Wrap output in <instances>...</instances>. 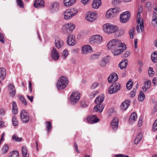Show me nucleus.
Segmentation results:
<instances>
[{
    "label": "nucleus",
    "instance_id": "f257e3e1",
    "mask_svg": "<svg viewBox=\"0 0 157 157\" xmlns=\"http://www.w3.org/2000/svg\"><path fill=\"white\" fill-rule=\"evenodd\" d=\"M107 46L114 56L120 55L126 49V46L125 44L121 43L118 40L116 39L109 41Z\"/></svg>",
    "mask_w": 157,
    "mask_h": 157
},
{
    "label": "nucleus",
    "instance_id": "f03ea898",
    "mask_svg": "<svg viewBox=\"0 0 157 157\" xmlns=\"http://www.w3.org/2000/svg\"><path fill=\"white\" fill-rule=\"evenodd\" d=\"M68 82V80L66 77L64 76H61L56 84L57 89L59 90L65 89L67 85Z\"/></svg>",
    "mask_w": 157,
    "mask_h": 157
},
{
    "label": "nucleus",
    "instance_id": "7ed1b4c3",
    "mask_svg": "<svg viewBox=\"0 0 157 157\" xmlns=\"http://www.w3.org/2000/svg\"><path fill=\"white\" fill-rule=\"evenodd\" d=\"M103 28L104 32L108 34L115 33L118 28L116 25L108 23L104 24Z\"/></svg>",
    "mask_w": 157,
    "mask_h": 157
},
{
    "label": "nucleus",
    "instance_id": "20e7f679",
    "mask_svg": "<svg viewBox=\"0 0 157 157\" xmlns=\"http://www.w3.org/2000/svg\"><path fill=\"white\" fill-rule=\"evenodd\" d=\"M78 12V11L75 8L65 10L63 13L64 18L65 19L68 20L75 16Z\"/></svg>",
    "mask_w": 157,
    "mask_h": 157
},
{
    "label": "nucleus",
    "instance_id": "39448f33",
    "mask_svg": "<svg viewBox=\"0 0 157 157\" xmlns=\"http://www.w3.org/2000/svg\"><path fill=\"white\" fill-rule=\"evenodd\" d=\"M102 37L98 35H93L90 37L89 42L91 44H99L102 41Z\"/></svg>",
    "mask_w": 157,
    "mask_h": 157
},
{
    "label": "nucleus",
    "instance_id": "423d86ee",
    "mask_svg": "<svg viewBox=\"0 0 157 157\" xmlns=\"http://www.w3.org/2000/svg\"><path fill=\"white\" fill-rule=\"evenodd\" d=\"M80 95L76 91L73 92L70 97V101L71 104H75L78 102L79 99Z\"/></svg>",
    "mask_w": 157,
    "mask_h": 157
},
{
    "label": "nucleus",
    "instance_id": "0eeeda50",
    "mask_svg": "<svg viewBox=\"0 0 157 157\" xmlns=\"http://www.w3.org/2000/svg\"><path fill=\"white\" fill-rule=\"evenodd\" d=\"M121 88L120 85L116 83L111 85L108 89V92L110 94H113L118 91Z\"/></svg>",
    "mask_w": 157,
    "mask_h": 157
},
{
    "label": "nucleus",
    "instance_id": "6e6552de",
    "mask_svg": "<svg viewBox=\"0 0 157 157\" xmlns=\"http://www.w3.org/2000/svg\"><path fill=\"white\" fill-rule=\"evenodd\" d=\"M130 17V13L129 11L124 12L120 16V21L122 23H125L127 22Z\"/></svg>",
    "mask_w": 157,
    "mask_h": 157
},
{
    "label": "nucleus",
    "instance_id": "1a4fd4ad",
    "mask_svg": "<svg viewBox=\"0 0 157 157\" xmlns=\"http://www.w3.org/2000/svg\"><path fill=\"white\" fill-rule=\"evenodd\" d=\"M98 14L95 12H89L87 13L86 19L90 22H94L97 18Z\"/></svg>",
    "mask_w": 157,
    "mask_h": 157
},
{
    "label": "nucleus",
    "instance_id": "9d476101",
    "mask_svg": "<svg viewBox=\"0 0 157 157\" xmlns=\"http://www.w3.org/2000/svg\"><path fill=\"white\" fill-rule=\"evenodd\" d=\"M20 117L21 120L24 123L28 122L29 119V114L25 110H23L20 113Z\"/></svg>",
    "mask_w": 157,
    "mask_h": 157
},
{
    "label": "nucleus",
    "instance_id": "9b49d317",
    "mask_svg": "<svg viewBox=\"0 0 157 157\" xmlns=\"http://www.w3.org/2000/svg\"><path fill=\"white\" fill-rule=\"evenodd\" d=\"M75 28V25L72 23L67 24L64 26L63 29L64 30V32L69 33L73 30Z\"/></svg>",
    "mask_w": 157,
    "mask_h": 157
},
{
    "label": "nucleus",
    "instance_id": "f8f14e48",
    "mask_svg": "<svg viewBox=\"0 0 157 157\" xmlns=\"http://www.w3.org/2000/svg\"><path fill=\"white\" fill-rule=\"evenodd\" d=\"M92 52L91 47L89 45H86L82 47V54H88Z\"/></svg>",
    "mask_w": 157,
    "mask_h": 157
},
{
    "label": "nucleus",
    "instance_id": "ddd939ff",
    "mask_svg": "<svg viewBox=\"0 0 157 157\" xmlns=\"http://www.w3.org/2000/svg\"><path fill=\"white\" fill-rule=\"evenodd\" d=\"M67 44L70 46H73L76 44L74 36L71 34H69L68 36L67 39Z\"/></svg>",
    "mask_w": 157,
    "mask_h": 157
},
{
    "label": "nucleus",
    "instance_id": "4468645a",
    "mask_svg": "<svg viewBox=\"0 0 157 157\" xmlns=\"http://www.w3.org/2000/svg\"><path fill=\"white\" fill-rule=\"evenodd\" d=\"M110 126L113 130H116L118 128V119L116 117L113 118L111 123Z\"/></svg>",
    "mask_w": 157,
    "mask_h": 157
},
{
    "label": "nucleus",
    "instance_id": "2eb2a0df",
    "mask_svg": "<svg viewBox=\"0 0 157 157\" xmlns=\"http://www.w3.org/2000/svg\"><path fill=\"white\" fill-rule=\"evenodd\" d=\"M118 76L117 74L115 73H112L108 77V80L109 83L115 82L117 81Z\"/></svg>",
    "mask_w": 157,
    "mask_h": 157
},
{
    "label": "nucleus",
    "instance_id": "dca6fc26",
    "mask_svg": "<svg viewBox=\"0 0 157 157\" xmlns=\"http://www.w3.org/2000/svg\"><path fill=\"white\" fill-rule=\"evenodd\" d=\"M87 119L88 122L90 124L96 123L99 121V119L97 118L95 115L89 116L87 117Z\"/></svg>",
    "mask_w": 157,
    "mask_h": 157
},
{
    "label": "nucleus",
    "instance_id": "f3484780",
    "mask_svg": "<svg viewBox=\"0 0 157 157\" xmlns=\"http://www.w3.org/2000/svg\"><path fill=\"white\" fill-rule=\"evenodd\" d=\"M51 58L54 60H57L59 57V55L57 52V50L54 48H53L51 52Z\"/></svg>",
    "mask_w": 157,
    "mask_h": 157
},
{
    "label": "nucleus",
    "instance_id": "a211bd4d",
    "mask_svg": "<svg viewBox=\"0 0 157 157\" xmlns=\"http://www.w3.org/2000/svg\"><path fill=\"white\" fill-rule=\"evenodd\" d=\"M138 25L136 26V30L138 33L140 31V28L141 31H142L144 29L143 21L142 18H139L137 20Z\"/></svg>",
    "mask_w": 157,
    "mask_h": 157
},
{
    "label": "nucleus",
    "instance_id": "6ab92c4d",
    "mask_svg": "<svg viewBox=\"0 0 157 157\" xmlns=\"http://www.w3.org/2000/svg\"><path fill=\"white\" fill-rule=\"evenodd\" d=\"M97 105L94 108V110L95 112H101L104 107V105L102 103H96Z\"/></svg>",
    "mask_w": 157,
    "mask_h": 157
},
{
    "label": "nucleus",
    "instance_id": "aec40b11",
    "mask_svg": "<svg viewBox=\"0 0 157 157\" xmlns=\"http://www.w3.org/2000/svg\"><path fill=\"white\" fill-rule=\"evenodd\" d=\"M8 87L10 94L12 97L14 96L15 94L16 90L13 85L10 84L8 85Z\"/></svg>",
    "mask_w": 157,
    "mask_h": 157
},
{
    "label": "nucleus",
    "instance_id": "412c9836",
    "mask_svg": "<svg viewBox=\"0 0 157 157\" xmlns=\"http://www.w3.org/2000/svg\"><path fill=\"white\" fill-rule=\"evenodd\" d=\"M109 57L108 56L104 57L100 62V65L103 67H105L106 64L109 63Z\"/></svg>",
    "mask_w": 157,
    "mask_h": 157
},
{
    "label": "nucleus",
    "instance_id": "4be33fe9",
    "mask_svg": "<svg viewBox=\"0 0 157 157\" xmlns=\"http://www.w3.org/2000/svg\"><path fill=\"white\" fill-rule=\"evenodd\" d=\"M130 101L129 99L125 100L122 103L121 106V109L123 110H125L130 104Z\"/></svg>",
    "mask_w": 157,
    "mask_h": 157
},
{
    "label": "nucleus",
    "instance_id": "5701e85b",
    "mask_svg": "<svg viewBox=\"0 0 157 157\" xmlns=\"http://www.w3.org/2000/svg\"><path fill=\"white\" fill-rule=\"evenodd\" d=\"M44 6V2L43 0H35L34 4V6L36 8L43 7Z\"/></svg>",
    "mask_w": 157,
    "mask_h": 157
},
{
    "label": "nucleus",
    "instance_id": "b1692460",
    "mask_svg": "<svg viewBox=\"0 0 157 157\" xmlns=\"http://www.w3.org/2000/svg\"><path fill=\"white\" fill-rule=\"evenodd\" d=\"M76 0H64L63 4L64 6L68 7L73 5L76 2Z\"/></svg>",
    "mask_w": 157,
    "mask_h": 157
},
{
    "label": "nucleus",
    "instance_id": "393cba45",
    "mask_svg": "<svg viewBox=\"0 0 157 157\" xmlns=\"http://www.w3.org/2000/svg\"><path fill=\"white\" fill-rule=\"evenodd\" d=\"M55 44L56 48L58 49H59L63 46V41L59 39H56Z\"/></svg>",
    "mask_w": 157,
    "mask_h": 157
},
{
    "label": "nucleus",
    "instance_id": "a878e982",
    "mask_svg": "<svg viewBox=\"0 0 157 157\" xmlns=\"http://www.w3.org/2000/svg\"><path fill=\"white\" fill-rule=\"evenodd\" d=\"M137 119V116L135 112L132 113L130 115L129 121L131 124L134 123L136 121Z\"/></svg>",
    "mask_w": 157,
    "mask_h": 157
},
{
    "label": "nucleus",
    "instance_id": "bb28decb",
    "mask_svg": "<svg viewBox=\"0 0 157 157\" xmlns=\"http://www.w3.org/2000/svg\"><path fill=\"white\" fill-rule=\"evenodd\" d=\"M59 5L58 3L55 2L51 4L50 8V10L52 12H54L58 10Z\"/></svg>",
    "mask_w": 157,
    "mask_h": 157
},
{
    "label": "nucleus",
    "instance_id": "cd10ccee",
    "mask_svg": "<svg viewBox=\"0 0 157 157\" xmlns=\"http://www.w3.org/2000/svg\"><path fill=\"white\" fill-rule=\"evenodd\" d=\"M101 5V0H94L92 4L93 8L97 9L99 8Z\"/></svg>",
    "mask_w": 157,
    "mask_h": 157
},
{
    "label": "nucleus",
    "instance_id": "c85d7f7f",
    "mask_svg": "<svg viewBox=\"0 0 157 157\" xmlns=\"http://www.w3.org/2000/svg\"><path fill=\"white\" fill-rule=\"evenodd\" d=\"M152 24L155 26H156L157 25V13L154 12L153 13L152 17Z\"/></svg>",
    "mask_w": 157,
    "mask_h": 157
},
{
    "label": "nucleus",
    "instance_id": "c756f323",
    "mask_svg": "<svg viewBox=\"0 0 157 157\" xmlns=\"http://www.w3.org/2000/svg\"><path fill=\"white\" fill-rule=\"evenodd\" d=\"M128 65V61L127 59L124 60H122L118 65L120 68L122 69L125 68Z\"/></svg>",
    "mask_w": 157,
    "mask_h": 157
},
{
    "label": "nucleus",
    "instance_id": "7c9ffc66",
    "mask_svg": "<svg viewBox=\"0 0 157 157\" xmlns=\"http://www.w3.org/2000/svg\"><path fill=\"white\" fill-rule=\"evenodd\" d=\"M104 97L103 95L101 94L98 96L95 100L96 103H102L104 100Z\"/></svg>",
    "mask_w": 157,
    "mask_h": 157
},
{
    "label": "nucleus",
    "instance_id": "2f4dec72",
    "mask_svg": "<svg viewBox=\"0 0 157 157\" xmlns=\"http://www.w3.org/2000/svg\"><path fill=\"white\" fill-rule=\"evenodd\" d=\"M143 136L141 133H139L135 138L134 143L136 144H138L140 141Z\"/></svg>",
    "mask_w": 157,
    "mask_h": 157
},
{
    "label": "nucleus",
    "instance_id": "473e14b6",
    "mask_svg": "<svg viewBox=\"0 0 157 157\" xmlns=\"http://www.w3.org/2000/svg\"><path fill=\"white\" fill-rule=\"evenodd\" d=\"M0 71V77L2 79H4L6 76V70L4 68H1Z\"/></svg>",
    "mask_w": 157,
    "mask_h": 157
},
{
    "label": "nucleus",
    "instance_id": "72a5a7b5",
    "mask_svg": "<svg viewBox=\"0 0 157 157\" xmlns=\"http://www.w3.org/2000/svg\"><path fill=\"white\" fill-rule=\"evenodd\" d=\"M151 59L153 62H157V51L154 52L151 56Z\"/></svg>",
    "mask_w": 157,
    "mask_h": 157
},
{
    "label": "nucleus",
    "instance_id": "f704fd0d",
    "mask_svg": "<svg viewBox=\"0 0 157 157\" xmlns=\"http://www.w3.org/2000/svg\"><path fill=\"white\" fill-rule=\"evenodd\" d=\"M115 15L112 11V10L110 9L106 12V16L107 18L113 17Z\"/></svg>",
    "mask_w": 157,
    "mask_h": 157
},
{
    "label": "nucleus",
    "instance_id": "c9c22d12",
    "mask_svg": "<svg viewBox=\"0 0 157 157\" xmlns=\"http://www.w3.org/2000/svg\"><path fill=\"white\" fill-rule=\"evenodd\" d=\"M124 32V30L123 29H120L117 30L115 33V36L118 37L122 35Z\"/></svg>",
    "mask_w": 157,
    "mask_h": 157
},
{
    "label": "nucleus",
    "instance_id": "e433bc0d",
    "mask_svg": "<svg viewBox=\"0 0 157 157\" xmlns=\"http://www.w3.org/2000/svg\"><path fill=\"white\" fill-rule=\"evenodd\" d=\"M21 151L23 157H29L27 155V150L26 147L24 146L22 147Z\"/></svg>",
    "mask_w": 157,
    "mask_h": 157
},
{
    "label": "nucleus",
    "instance_id": "4c0bfd02",
    "mask_svg": "<svg viewBox=\"0 0 157 157\" xmlns=\"http://www.w3.org/2000/svg\"><path fill=\"white\" fill-rule=\"evenodd\" d=\"M12 121L13 125L14 126H17L18 124V121L17 120L16 116L15 115L13 116Z\"/></svg>",
    "mask_w": 157,
    "mask_h": 157
},
{
    "label": "nucleus",
    "instance_id": "58836bf2",
    "mask_svg": "<svg viewBox=\"0 0 157 157\" xmlns=\"http://www.w3.org/2000/svg\"><path fill=\"white\" fill-rule=\"evenodd\" d=\"M145 98L144 94L142 91H140L138 95V99L140 101H142Z\"/></svg>",
    "mask_w": 157,
    "mask_h": 157
},
{
    "label": "nucleus",
    "instance_id": "ea45409f",
    "mask_svg": "<svg viewBox=\"0 0 157 157\" xmlns=\"http://www.w3.org/2000/svg\"><path fill=\"white\" fill-rule=\"evenodd\" d=\"M46 127L48 133L51 131L52 128V123L50 121H47L46 122Z\"/></svg>",
    "mask_w": 157,
    "mask_h": 157
},
{
    "label": "nucleus",
    "instance_id": "a19ab883",
    "mask_svg": "<svg viewBox=\"0 0 157 157\" xmlns=\"http://www.w3.org/2000/svg\"><path fill=\"white\" fill-rule=\"evenodd\" d=\"M133 86V83L131 81H128L126 84V88L128 90H130L132 88Z\"/></svg>",
    "mask_w": 157,
    "mask_h": 157
},
{
    "label": "nucleus",
    "instance_id": "79ce46f5",
    "mask_svg": "<svg viewBox=\"0 0 157 157\" xmlns=\"http://www.w3.org/2000/svg\"><path fill=\"white\" fill-rule=\"evenodd\" d=\"M17 5L21 8H23L24 6V3L22 0H16Z\"/></svg>",
    "mask_w": 157,
    "mask_h": 157
},
{
    "label": "nucleus",
    "instance_id": "37998d69",
    "mask_svg": "<svg viewBox=\"0 0 157 157\" xmlns=\"http://www.w3.org/2000/svg\"><path fill=\"white\" fill-rule=\"evenodd\" d=\"M135 28L133 27L129 31V34L130 36V38L132 39L133 38L134 36V30Z\"/></svg>",
    "mask_w": 157,
    "mask_h": 157
},
{
    "label": "nucleus",
    "instance_id": "c03bdc74",
    "mask_svg": "<svg viewBox=\"0 0 157 157\" xmlns=\"http://www.w3.org/2000/svg\"><path fill=\"white\" fill-rule=\"evenodd\" d=\"M155 73V71H153L152 67H150L148 71V74L149 76L152 77L154 75Z\"/></svg>",
    "mask_w": 157,
    "mask_h": 157
},
{
    "label": "nucleus",
    "instance_id": "a18cd8bd",
    "mask_svg": "<svg viewBox=\"0 0 157 157\" xmlns=\"http://www.w3.org/2000/svg\"><path fill=\"white\" fill-rule=\"evenodd\" d=\"M9 147L7 145H5L2 147V152L3 154H5L7 152V151L8 150Z\"/></svg>",
    "mask_w": 157,
    "mask_h": 157
},
{
    "label": "nucleus",
    "instance_id": "49530a36",
    "mask_svg": "<svg viewBox=\"0 0 157 157\" xmlns=\"http://www.w3.org/2000/svg\"><path fill=\"white\" fill-rule=\"evenodd\" d=\"M12 138L13 140L16 141H21L22 140L21 138H19L16 135H13L12 136Z\"/></svg>",
    "mask_w": 157,
    "mask_h": 157
},
{
    "label": "nucleus",
    "instance_id": "de8ad7c7",
    "mask_svg": "<svg viewBox=\"0 0 157 157\" xmlns=\"http://www.w3.org/2000/svg\"><path fill=\"white\" fill-rule=\"evenodd\" d=\"M110 9L112 10V11L115 15L116 13H119L120 11L119 8L118 7H116L113 8H111Z\"/></svg>",
    "mask_w": 157,
    "mask_h": 157
},
{
    "label": "nucleus",
    "instance_id": "09e8293b",
    "mask_svg": "<svg viewBox=\"0 0 157 157\" xmlns=\"http://www.w3.org/2000/svg\"><path fill=\"white\" fill-rule=\"evenodd\" d=\"M152 101L154 104V109L153 112H156L157 110V101H156L155 100H152Z\"/></svg>",
    "mask_w": 157,
    "mask_h": 157
},
{
    "label": "nucleus",
    "instance_id": "8fccbe9b",
    "mask_svg": "<svg viewBox=\"0 0 157 157\" xmlns=\"http://www.w3.org/2000/svg\"><path fill=\"white\" fill-rule=\"evenodd\" d=\"M152 130L153 131H155L157 130V119L155 120L153 124Z\"/></svg>",
    "mask_w": 157,
    "mask_h": 157
},
{
    "label": "nucleus",
    "instance_id": "3c124183",
    "mask_svg": "<svg viewBox=\"0 0 157 157\" xmlns=\"http://www.w3.org/2000/svg\"><path fill=\"white\" fill-rule=\"evenodd\" d=\"M10 157H19V154L18 151H14L13 152Z\"/></svg>",
    "mask_w": 157,
    "mask_h": 157
},
{
    "label": "nucleus",
    "instance_id": "603ef678",
    "mask_svg": "<svg viewBox=\"0 0 157 157\" xmlns=\"http://www.w3.org/2000/svg\"><path fill=\"white\" fill-rule=\"evenodd\" d=\"M143 10V8L142 7L140 6L138 9V13L137 15V19H138L139 18H140V13L142 12V11Z\"/></svg>",
    "mask_w": 157,
    "mask_h": 157
},
{
    "label": "nucleus",
    "instance_id": "864d4df0",
    "mask_svg": "<svg viewBox=\"0 0 157 157\" xmlns=\"http://www.w3.org/2000/svg\"><path fill=\"white\" fill-rule=\"evenodd\" d=\"M68 54V53L67 50L66 49H65L63 52L62 56L63 58L64 59L65 58L67 57Z\"/></svg>",
    "mask_w": 157,
    "mask_h": 157
},
{
    "label": "nucleus",
    "instance_id": "5fc2aeb1",
    "mask_svg": "<svg viewBox=\"0 0 157 157\" xmlns=\"http://www.w3.org/2000/svg\"><path fill=\"white\" fill-rule=\"evenodd\" d=\"M114 113V110L113 109H109L108 112V114L109 116L113 115Z\"/></svg>",
    "mask_w": 157,
    "mask_h": 157
},
{
    "label": "nucleus",
    "instance_id": "6e6d98bb",
    "mask_svg": "<svg viewBox=\"0 0 157 157\" xmlns=\"http://www.w3.org/2000/svg\"><path fill=\"white\" fill-rule=\"evenodd\" d=\"M0 41L2 43H4V36L3 34L0 33Z\"/></svg>",
    "mask_w": 157,
    "mask_h": 157
},
{
    "label": "nucleus",
    "instance_id": "4d7b16f0",
    "mask_svg": "<svg viewBox=\"0 0 157 157\" xmlns=\"http://www.w3.org/2000/svg\"><path fill=\"white\" fill-rule=\"evenodd\" d=\"M81 106L83 108H86L87 106V105L86 104L85 101H82L81 102Z\"/></svg>",
    "mask_w": 157,
    "mask_h": 157
},
{
    "label": "nucleus",
    "instance_id": "13d9d810",
    "mask_svg": "<svg viewBox=\"0 0 157 157\" xmlns=\"http://www.w3.org/2000/svg\"><path fill=\"white\" fill-rule=\"evenodd\" d=\"M4 122L2 121V118H0V128H2L4 127Z\"/></svg>",
    "mask_w": 157,
    "mask_h": 157
},
{
    "label": "nucleus",
    "instance_id": "bf43d9fd",
    "mask_svg": "<svg viewBox=\"0 0 157 157\" xmlns=\"http://www.w3.org/2000/svg\"><path fill=\"white\" fill-rule=\"evenodd\" d=\"M99 55L98 54H94L93 55L91 56V58L92 59H96L98 58Z\"/></svg>",
    "mask_w": 157,
    "mask_h": 157
},
{
    "label": "nucleus",
    "instance_id": "052dcab7",
    "mask_svg": "<svg viewBox=\"0 0 157 157\" xmlns=\"http://www.w3.org/2000/svg\"><path fill=\"white\" fill-rule=\"evenodd\" d=\"M147 82L146 81L144 83V86L142 87L143 90L144 91L147 90Z\"/></svg>",
    "mask_w": 157,
    "mask_h": 157
},
{
    "label": "nucleus",
    "instance_id": "680f3d73",
    "mask_svg": "<svg viewBox=\"0 0 157 157\" xmlns=\"http://www.w3.org/2000/svg\"><path fill=\"white\" fill-rule=\"evenodd\" d=\"M136 91L135 90H133L130 93V95L131 97H134L136 95Z\"/></svg>",
    "mask_w": 157,
    "mask_h": 157
},
{
    "label": "nucleus",
    "instance_id": "e2e57ef3",
    "mask_svg": "<svg viewBox=\"0 0 157 157\" xmlns=\"http://www.w3.org/2000/svg\"><path fill=\"white\" fill-rule=\"evenodd\" d=\"M98 86V83L97 82H94L91 86V89H94Z\"/></svg>",
    "mask_w": 157,
    "mask_h": 157
},
{
    "label": "nucleus",
    "instance_id": "0e129e2a",
    "mask_svg": "<svg viewBox=\"0 0 157 157\" xmlns=\"http://www.w3.org/2000/svg\"><path fill=\"white\" fill-rule=\"evenodd\" d=\"M130 54V52L129 51H127L123 54V57L126 58Z\"/></svg>",
    "mask_w": 157,
    "mask_h": 157
},
{
    "label": "nucleus",
    "instance_id": "69168bd1",
    "mask_svg": "<svg viewBox=\"0 0 157 157\" xmlns=\"http://www.w3.org/2000/svg\"><path fill=\"white\" fill-rule=\"evenodd\" d=\"M115 157H129V156L127 155L122 154H119L116 155L115 156Z\"/></svg>",
    "mask_w": 157,
    "mask_h": 157
},
{
    "label": "nucleus",
    "instance_id": "338daca9",
    "mask_svg": "<svg viewBox=\"0 0 157 157\" xmlns=\"http://www.w3.org/2000/svg\"><path fill=\"white\" fill-rule=\"evenodd\" d=\"M97 93H98L97 91H94L90 95V96L94 98L96 95V94H97Z\"/></svg>",
    "mask_w": 157,
    "mask_h": 157
},
{
    "label": "nucleus",
    "instance_id": "774afa93",
    "mask_svg": "<svg viewBox=\"0 0 157 157\" xmlns=\"http://www.w3.org/2000/svg\"><path fill=\"white\" fill-rule=\"evenodd\" d=\"M29 89L30 92L32 91V84L30 81L29 82Z\"/></svg>",
    "mask_w": 157,
    "mask_h": 157
}]
</instances>
